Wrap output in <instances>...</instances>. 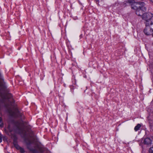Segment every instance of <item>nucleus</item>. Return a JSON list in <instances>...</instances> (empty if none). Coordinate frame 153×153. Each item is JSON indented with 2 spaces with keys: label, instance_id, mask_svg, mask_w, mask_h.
Here are the masks:
<instances>
[{
  "label": "nucleus",
  "instance_id": "obj_7",
  "mask_svg": "<svg viewBox=\"0 0 153 153\" xmlns=\"http://www.w3.org/2000/svg\"><path fill=\"white\" fill-rule=\"evenodd\" d=\"M10 114L13 117H18V115L19 114L18 110L16 108L15 111L13 112H10Z\"/></svg>",
  "mask_w": 153,
  "mask_h": 153
},
{
  "label": "nucleus",
  "instance_id": "obj_16",
  "mask_svg": "<svg viewBox=\"0 0 153 153\" xmlns=\"http://www.w3.org/2000/svg\"><path fill=\"white\" fill-rule=\"evenodd\" d=\"M3 123H1V124H0V126L1 127H3Z\"/></svg>",
  "mask_w": 153,
  "mask_h": 153
},
{
  "label": "nucleus",
  "instance_id": "obj_14",
  "mask_svg": "<svg viewBox=\"0 0 153 153\" xmlns=\"http://www.w3.org/2000/svg\"><path fill=\"white\" fill-rule=\"evenodd\" d=\"M20 150V152H21V153H24L25 152V151L24 150V149H23L21 148L19 149Z\"/></svg>",
  "mask_w": 153,
  "mask_h": 153
},
{
  "label": "nucleus",
  "instance_id": "obj_3",
  "mask_svg": "<svg viewBox=\"0 0 153 153\" xmlns=\"http://www.w3.org/2000/svg\"><path fill=\"white\" fill-rule=\"evenodd\" d=\"M120 5L122 7H124L128 5H130L132 9H135L139 5L136 3L134 0H128L120 3Z\"/></svg>",
  "mask_w": 153,
  "mask_h": 153
},
{
  "label": "nucleus",
  "instance_id": "obj_8",
  "mask_svg": "<svg viewBox=\"0 0 153 153\" xmlns=\"http://www.w3.org/2000/svg\"><path fill=\"white\" fill-rule=\"evenodd\" d=\"M143 143L147 145L150 144L151 143V140L149 138H147L144 140Z\"/></svg>",
  "mask_w": 153,
  "mask_h": 153
},
{
  "label": "nucleus",
  "instance_id": "obj_6",
  "mask_svg": "<svg viewBox=\"0 0 153 153\" xmlns=\"http://www.w3.org/2000/svg\"><path fill=\"white\" fill-rule=\"evenodd\" d=\"M144 32L146 35H150L153 34V30L149 26H146L144 30Z\"/></svg>",
  "mask_w": 153,
  "mask_h": 153
},
{
  "label": "nucleus",
  "instance_id": "obj_4",
  "mask_svg": "<svg viewBox=\"0 0 153 153\" xmlns=\"http://www.w3.org/2000/svg\"><path fill=\"white\" fill-rule=\"evenodd\" d=\"M1 96L2 99H0V109L6 105V101L8 100L7 99H11L12 97V94L10 93L5 94V95H2Z\"/></svg>",
  "mask_w": 153,
  "mask_h": 153
},
{
  "label": "nucleus",
  "instance_id": "obj_11",
  "mask_svg": "<svg viewBox=\"0 0 153 153\" xmlns=\"http://www.w3.org/2000/svg\"><path fill=\"white\" fill-rule=\"evenodd\" d=\"M13 144L16 148L17 149H19L20 148V147L17 144V143L15 142H13Z\"/></svg>",
  "mask_w": 153,
  "mask_h": 153
},
{
  "label": "nucleus",
  "instance_id": "obj_10",
  "mask_svg": "<svg viewBox=\"0 0 153 153\" xmlns=\"http://www.w3.org/2000/svg\"><path fill=\"white\" fill-rule=\"evenodd\" d=\"M141 125L140 124H138L134 128V129L135 131H137L141 127Z\"/></svg>",
  "mask_w": 153,
  "mask_h": 153
},
{
  "label": "nucleus",
  "instance_id": "obj_20",
  "mask_svg": "<svg viewBox=\"0 0 153 153\" xmlns=\"http://www.w3.org/2000/svg\"><path fill=\"white\" fill-rule=\"evenodd\" d=\"M152 45H153V42L152 43Z\"/></svg>",
  "mask_w": 153,
  "mask_h": 153
},
{
  "label": "nucleus",
  "instance_id": "obj_17",
  "mask_svg": "<svg viewBox=\"0 0 153 153\" xmlns=\"http://www.w3.org/2000/svg\"><path fill=\"white\" fill-rule=\"evenodd\" d=\"M2 140L1 137L0 136V142H2Z\"/></svg>",
  "mask_w": 153,
  "mask_h": 153
},
{
  "label": "nucleus",
  "instance_id": "obj_12",
  "mask_svg": "<svg viewBox=\"0 0 153 153\" xmlns=\"http://www.w3.org/2000/svg\"><path fill=\"white\" fill-rule=\"evenodd\" d=\"M149 153H153V147L150 148L149 150Z\"/></svg>",
  "mask_w": 153,
  "mask_h": 153
},
{
  "label": "nucleus",
  "instance_id": "obj_5",
  "mask_svg": "<svg viewBox=\"0 0 153 153\" xmlns=\"http://www.w3.org/2000/svg\"><path fill=\"white\" fill-rule=\"evenodd\" d=\"M153 17L152 14L151 13H146L143 14L142 16V19L146 21L150 20Z\"/></svg>",
  "mask_w": 153,
  "mask_h": 153
},
{
  "label": "nucleus",
  "instance_id": "obj_1",
  "mask_svg": "<svg viewBox=\"0 0 153 153\" xmlns=\"http://www.w3.org/2000/svg\"><path fill=\"white\" fill-rule=\"evenodd\" d=\"M8 128L10 132L14 131L16 132L22 134L24 135L26 134L25 129L26 126L25 125V122L19 120L16 122L14 124V128L13 130L10 129V126H8Z\"/></svg>",
  "mask_w": 153,
  "mask_h": 153
},
{
  "label": "nucleus",
  "instance_id": "obj_9",
  "mask_svg": "<svg viewBox=\"0 0 153 153\" xmlns=\"http://www.w3.org/2000/svg\"><path fill=\"white\" fill-rule=\"evenodd\" d=\"M146 26H149V25H153V22L151 21V19L150 20H148V21H146Z\"/></svg>",
  "mask_w": 153,
  "mask_h": 153
},
{
  "label": "nucleus",
  "instance_id": "obj_19",
  "mask_svg": "<svg viewBox=\"0 0 153 153\" xmlns=\"http://www.w3.org/2000/svg\"><path fill=\"white\" fill-rule=\"evenodd\" d=\"M1 121H2V120L0 121V123H1Z\"/></svg>",
  "mask_w": 153,
  "mask_h": 153
},
{
  "label": "nucleus",
  "instance_id": "obj_13",
  "mask_svg": "<svg viewBox=\"0 0 153 153\" xmlns=\"http://www.w3.org/2000/svg\"><path fill=\"white\" fill-rule=\"evenodd\" d=\"M39 150L40 152H44V149L42 147H39Z\"/></svg>",
  "mask_w": 153,
  "mask_h": 153
},
{
  "label": "nucleus",
  "instance_id": "obj_2",
  "mask_svg": "<svg viewBox=\"0 0 153 153\" xmlns=\"http://www.w3.org/2000/svg\"><path fill=\"white\" fill-rule=\"evenodd\" d=\"M139 4V6L137 7L135 9H133L136 10L137 15L138 16H143L144 13L146 10V8L145 7V4L143 2H136Z\"/></svg>",
  "mask_w": 153,
  "mask_h": 153
},
{
  "label": "nucleus",
  "instance_id": "obj_21",
  "mask_svg": "<svg viewBox=\"0 0 153 153\" xmlns=\"http://www.w3.org/2000/svg\"><path fill=\"white\" fill-rule=\"evenodd\" d=\"M152 36H153V35H152Z\"/></svg>",
  "mask_w": 153,
  "mask_h": 153
},
{
  "label": "nucleus",
  "instance_id": "obj_18",
  "mask_svg": "<svg viewBox=\"0 0 153 153\" xmlns=\"http://www.w3.org/2000/svg\"><path fill=\"white\" fill-rule=\"evenodd\" d=\"M153 3V0H150Z\"/></svg>",
  "mask_w": 153,
  "mask_h": 153
},
{
  "label": "nucleus",
  "instance_id": "obj_15",
  "mask_svg": "<svg viewBox=\"0 0 153 153\" xmlns=\"http://www.w3.org/2000/svg\"><path fill=\"white\" fill-rule=\"evenodd\" d=\"M96 1V3L98 4L99 3L100 1H102L103 0H95Z\"/></svg>",
  "mask_w": 153,
  "mask_h": 153
}]
</instances>
